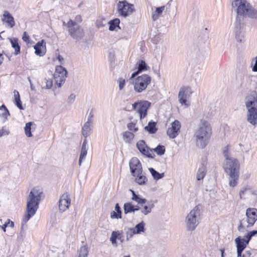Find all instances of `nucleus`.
Returning <instances> with one entry per match:
<instances>
[{"label": "nucleus", "mask_w": 257, "mask_h": 257, "mask_svg": "<svg viewBox=\"0 0 257 257\" xmlns=\"http://www.w3.org/2000/svg\"><path fill=\"white\" fill-rule=\"evenodd\" d=\"M2 21L4 23L7 24V25L11 28L14 27L15 25V22L13 17L8 11L4 12L2 18Z\"/></svg>", "instance_id": "nucleus-22"}, {"label": "nucleus", "mask_w": 257, "mask_h": 257, "mask_svg": "<svg viewBox=\"0 0 257 257\" xmlns=\"http://www.w3.org/2000/svg\"><path fill=\"white\" fill-rule=\"evenodd\" d=\"M92 117H93V114L91 113V112H90L87 121L90 122V123H91V118Z\"/></svg>", "instance_id": "nucleus-55"}, {"label": "nucleus", "mask_w": 257, "mask_h": 257, "mask_svg": "<svg viewBox=\"0 0 257 257\" xmlns=\"http://www.w3.org/2000/svg\"><path fill=\"white\" fill-rule=\"evenodd\" d=\"M240 257H251V253L249 251H246L245 253Z\"/></svg>", "instance_id": "nucleus-46"}, {"label": "nucleus", "mask_w": 257, "mask_h": 257, "mask_svg": "<svg viewBox=\"0 0 257 257\" xmlns=\"http://www.w3.org/2000/svg\"><path fill=\"white\" fill-rule=\"evenodd\" d=\"M144 223L142 222L138 224L134 228L129 229L127 234V235H130V237H132L135 234H139L142 232H144Z\"/></svg>", "instance_id": "nucleus-23"}, {"label": "nucleus", "mask_w": 257, "mask_h": 257, "mask_svg": "<svg viewBox=\"0 0 257 257\" xmlns=\"http://www.w3.org/2000/svg\"><path fill=\"white\" fill-rule=\"evenodd\" d=\"M246 215L247 217V227L252 226L257 220L256 209L253 208H249L246 209Z\"/></svg>", "instance_id": "nucleus-18"}, {"label": "nucleus", "mask_w": 257, "mask_h": 257, "mask_svg": "<svg viewBox=\"0 0 257 257\" xmlns=\"http://www.w3.org/2000/svg\"><path fill=\"white\" fill-rule=\"evenodd\" d=\"M57 59L59 60V61L61 62L63 60V58L62 56H61L60 55H59L57 57Z\"/></svg>", "instance_id": "nucleus-57"}, {"label": "nucleus", "mask_w": 257, "mask_h": 257, "mask_svg": "<svg viewBox=\"0 0 257 257\" xmlns=\"http://www.w3.org/2000/svg\"><path fill=\"white\" fill-rule=\"evenodd\" d=\"M122 212L118 203L115 205L114 210L110 213V217L112 219H120L122 218Z\"/></svg>", "instance_id": "nucleus-27"}, {"label": "nucleus", "mask_w": 257, "mask_h": 257, "mask_svg": "<svg viewBox=\"0 0 257 257\" xmlns=\"http://www.w3.org/2000/svg\"><path fill=\"white\" fill-rule=\"evenodd\" d=\"M3 135V133L0 130V137Z\"/></svg>", "instance_id": "nucleus-60"}, {"label": "nucleus", "mask_w": 257, "mask_h": 257, "mask_svg": "<svg viewBox=\"0 0 257 257\" xmlns=\"http://www.w3.org/2000/svg\"><path fill=\"white\" fill-rule=\"evenodd\" d=\"M151 77L146 74L136 77L133 83L135 91L141 93L145 90L151 83Z\"/></svg>", "instance_id": "nucleus-6"}, {"label": "nucleus", "mask_w": 257, "mask_h": 257, "mask_svg": "<svg viewBox=\"0 0 257 257\" xmlns=\"http://www.w3.org/2000/svg\"><path fill=\"white\" fill-rule=\"evenodd\" d=\"M123 141L127 144H131L135 139V134L126 131L122 134Z\"/></svg>", "instance_id": "nucleus-25"}, {"label": "nucleus", "mask_w": 257, "mask_h": 257, "mask_svg": "<svg viewBox=\"0 0 257 257\" xmlns=\"http://www.w3.org/2000/svg\"><path fill=\"white\" fill-rule=\"evenodd\" d=\"M221 257H223V253H224V249H222L221 250Z\"/></svg>", "instance_id": "nucleus-58"}, {"label": "nucleus", "mask_w": 257, "mask_h": 257, "mask_svg": "<svg viewBox=\"0 0 257 257\" xmlns=\"http://www.w3.org/2000/svg\"><path fill=\"white\" fill-rule=\"evenodd\" d=\"M192 92L191 91V88L189 87H182L178 94L179 100L180 103L182 105H184L185 106L187 107L189 106V104L187 101V98H188Z\"/></svg>", "instance_id": "nucleus-12"}, {"label": "nucleus", "mask_w": 257, "mask_h": 257, "mask_svg": "<svg viewBox=\"0 0 257 257\" xmlns=\"http://www.w3.org/2000/svg\"><path fill=\"white\" fill-rule=\"evenodd\" d=\"M226 161L224 170L230 178L229 186L234 187L237 185L239 180L240 164L238 160L235 158H230Z\"/></svg>", "instance_id": "nucleus-3"}, {"label": "nucleus", "mask_w": 257, "mask_h": 257, "mask_svg": "<svg viewBox=\"0 0 257 257\" xmlns=\"http://www.w3.org/2000/svg\"><path fill=\"white\" fill-rule=\"evenodd\" d=\"M248 99L246 103L248 111L247 120L254 125L257 123V108L255 107L257 104V93L255 91H252L248 96Z\"/></svg>", "instance_id": "nucleus-5"}, {"label": "nucleus", "mask_w": 257, "mask_h": 257, "mask_svg": "<svg viewBox=\"0 0 257 257\" xmlns=\"http://www.w3.org/2000/svg\"><path fill=\"white\" fill-rule=\"evenodd\" d=\"M137 71L132 74L131 79L134 78L142 72L150 70V67L144 60H139L136 64Z\"/></svg>", "instance_id": "nucleus-19"}, {"label": "nucleus", "mask_w": 257, "mask_h": 257, "mask_svg": "<svg viewBox=\"0 0 257 257\" xmlns=\"http://www.w3.org/2000/svg\"><path fill=\"white\" fill-rule=\"evenodd\" d=\"M149 171L155 179L158 180L164 176V173L160 174L152 168H149Z\"/></svg>", "instance_id": "nucleus-38"}, {"label": "nucleus", "mask_w": 257, "mask_h": 257, "mask_svg": "<svg viewBox=\"0 0 257 257\" xmlns=\"http://www.w3.org/2000/svg\"><path fill=\"white\" fill-rule=\"evenodd\" d=\"M252 236L248 233L247 235L245 236V241L246 242H247V244H248V242L250 239L251 238Z\"/></svg>", "instance_id": "nucleus-48"}, {"label": "nucleus", "mask_w": 257, "mask_h": 257, "mask_svg": "<svg viewBox=\"0 0 257 257\" xmlns=\"http://www.w3.org/2000/svg\"><path fill=\"white\" fill-rule=\"evenodd\" d=\"M245 227L244 225L243 224V220H241L240 221V224L238 226V230H240L241 229L244 228Z\"/></svg>", "instance_id": "nucleus-50"}, {"label": "nucleus", "mask_w": 257, "mask_h": 257, "mask_svg": "<svg viewBox=\"0 0 257 257\" xmlns=\"http://www.w3.org/2000/svg\"><path fill=\"white\" fill-rule=\"evenodd\" d=\"M22 40L24 42H25L27 44H29L31 43V39L29 34L26 32H24L23 36H22Z\"/></svg>", "instance_id": "nucleus-42"}, {"label": "nucleus", "mask_w": 257, "mask_h": 257, "mask_svg": "<svg viewBox=\"0 0 257 257\" xmlns=\"http://www.w3.org/2000/svg\"><path fill=\"white\" fill-rule=\"evenodd\" d=\"M248 233L252 237L255 234H257V230H253L249 231Z\"/></svg>", "instance_id": "nucleus-51"}, {"label": "nucleus", "mask_w": 257, "mask_h": 257, "mask_svg": "<svg viewBox=\"0 0 257 257\" xmlns=\"http://www.w3.org/2000/svg\"><path fill=\"white\" fill-rule=\"evenodd\" d=\"M70 97L71 99H74V97H75V96L72 94V95H70Z\"/></svg>", "instance_id": "nucleus-59"}, {"label": "nucleus", "mask_w": 257, "mask_h": 257, "mask_svg": "<svg viewBox=\"0 0 257 257\" xmlns=\"http://www.w3.org/2000/svg\"><path fill=\"white\" fill-rule=\"evenodd\" d=\"M229 145H227L223 151V154L226 160H229V159L232 158V157H229Z\"/></svg>", "instance_id": "nucleus-43"}, {"label": "nucleus", "mask_w": 257, "mask_h": 257, "mask_svg": "<svg viewBox=\"0 0 257 257\" xmlns=\"http://www.w3.org/2000/svg\"><path fill=\"white\" fill-rule=\"evenodd\" d=\"M153 151V152H155L159 155H162L165 152V148L164 146L159 145Z\"/></svg>", "instance_id": "nucleus-41"}, {"label": "nucleus", "mask_w": 257, "mask_h": 257, "mask_svg": "<svg viewBox=\"0 0 257 257\" xmlns=\"http://www.w3.org/2000/svg\"><path fill=\"white\" fill-rule=\"evenodd\" d=\"M11 46L15 50V54L17 55L21 53V47L19 42V39L17 38H11L9 39Z\"/></svg>", "instance_id": "nucleus-24"}, {"label": "nucleus", "mask_w": 257, "mask_h": 257, "mask_svg": "<svg viewBox=\"0 0 257 257\" xmlns=\"http://www.w3.org/2000/svg\"><path fill=\"white\" fill-rule=\"evenodd\" d=\"M33 123V122H29L26 124V126L25 127V133L28 137H31L32 136L31 130V126Z\"/></svg>", "instance_id": "nucleus-40"}, {"label": "nucleus", "mask_w": 257, "mask_h": 257, "mask_svg": "<svg viewBox=\"0 0 257 257\" xmlns=\"http://www.w3.org/2000/svg\"><path fill=\"white\" fill-rule=\"evenodd\" d=\"M6 224H8V226H11V227H14V223L13 221H10L9 219H8V221L7 222H5Z\"/></svg>", "instance_id": "nucleus-49"}, {"label": "nucleus", "mask_w": 257, "mask_h": 257, "mask_svg": "<svg viewBox=\"0 0 257 257\" xmlns=\"http://www.w3.org/2000/svg\"><path fill=\"white\" fill-rule=\"evenodd\" d=\"M150 105L151 103L148 101L140 100L133 104L132 107L140 114V119H142L146 116Z\"/></svg>", "instance_id": "nucleus-10"}, {"label": "nucleus", "mask_w": 257, "mask_h": 257, "mask_svg": "<svg viewBox=\"0 0 257 257\" xmlns=\"http://www.w3.org/2000/svg\"><path fill=\"white\" fill-rule=\"evenodd\" d=\"M212 134V127L210 123L207 120L201 119L199 127L194 135L197 146L204 148L208 144Z\"/></svg>", "instance_id": "nucleus-1"}, {"label": "nucleus", "mask_w": 257, "mask_h": 257, "mask_svg": "<svg viewBox=\"0 0 257 257\" xmlns=\"http://www.w3.org/2000/svg\"><path fill=\"white\" fill-rule=\"evenodd\" d=\"M122 237V231H113L111 233L110 241L113 244H116V239H121Z\"/></svg>", "instance_id": "nucleus-30"}, {"label": "nucleus", "mask_w": 257, "mask_h": 257, "mask_svg": "<svg viewBox=\"0 0 257 257\" xmlns=\"http://www.w3.org/2000/svg\"><path fill=\"white\" fill-rule=\"evenodd\" d=\"M235 241L236 244L237 256H241L243 250L248 244L247 242L245 241V239H241L239 237L235 238Z\"/></svg>", "instance_id": "nucleus-21"}, {"label": "nucleus", "mask_w": 257, "mask_h": 257, "mask_svg": "<svg viewBox=\"0 0 257 257\" xmlns=\"http://www.w3.org/2000/svg\"><path fill=\"white\" fill-rule=\"evenodd\" d=\"M127 127L129 130L128 131L133 133L134 134L138 132L139 130L138 126H137L136 123L133 122L128 123L127 124Z\"/></svg>", "instance_id": "nucleus-39"}, {"label": "nucleus", "mask_w": 257, "mask_h": 257, "mask_svg": "<svg viewBox=\"0 0 257 257\" xmlns=\"http://www.w3.org/2000/svg\"><path fill=\"white\" fill-rule=\"evenodd\" d=\"M252 71L254 72H257V56L255 58V63L252 68Z\"/></svg>", "instance_id": "nucleus-47"}, {"label": "nucleus", "mask_w": 257, "mask_h": 257, "mask_svg": "<svg viewBox=\"0 0 257 257\" xmlns=\"http://www.w3.org/2000/svg\"><path fill=\"white\" fill-rule=\"evenodd\" d=\"M4 60V58L3 57V55L0 53V65L2 64Z\"/></svg>", "instance_id": "nucleus-56"}, {"label": "nucleus", "mask_w": 257, "mask_h": 257, "mask_svg": "<svg viewBox=\"0 0 257 257\" xmlns=\"http://www.w3.org/2000/svg\"><path fill=\"white\" fill-rule=\"evenodd\" d=\"M7 226H8V224H6V223L1 226L2 228L3 229L4 232H6V228Z\"/></svg>", "instance_id": "nucleus-53"}, {"label": "nucleus", "mask_w": 257, "mask_h": 257, "mask_svg": "<svg viewBox=\"0 0 257 257\" xmlns=\"http://www.w3.org/2000/svg\"><path fill=\"white\" fill-rule=\"evenodd\" d=\"M123 257H130V256L125 255V256H124Z\"/></svg>", "instance_id": "nucleus-61"}, {"label": "nucleus", "mask_w": 257, "mask_h": 257, "mask_svg": "<svg viewBox=\"0 0 257 257\" xmlns=\"http://www.w3.org/2000/svg\"><path fill=\"white\" fill-rule=\"evenodd\" d=\"M86 141L85 140L83 143L81 153L80 155L79 160V164L81 165L82 160L85 158V157L87 155V150H86Z\"/></svg>", "instance_id": "nucleus-33"}, {"label": "nucleus", "mask_w": 257, "mask_h": 257, "mask_svg": "<svg viewBox=\"0 0 257 257\" xmlns=\"http://www.w3.org/2000/svg\"><path fill=\"white\" fill-rule=\"evenodd\" d=\"M64 26H67L68 32L71 37L74 39H82L84 36L83 29L77 25V23L72 20H69L67 24L63 22Z\"/></svg>", "instance_id": "nucleus-7"}, {"label": "nucleus", "mask_w": 257, "mask_h": 257, "mask_svg": "<svg viewBox=\"0 0 257 257\" xmlns=\"http://www.w3.org/2000/svg\"><path fill=\"white\" fill-rule=\"evenodd\" d=\"M137 147L140 152L148 158H153L155 156L153 150L150 149L144 140H140L137 143Z\"/></svg>", "instance_id": "nucleus-13"}, {"label": "nucleus", "mask_w": 257, "mask_h": 257, "mask_svg": "<svg viewBox=\"0 0 257 257\" xmlns=\"http://www.w3.org/2000/svg\"><path fill=\"white\" fill-rule=\"evenodd\" d=\"M246 190V189L245 188L240 191L239 195H240V198L241 199L242 198V195H243L244 194V193Z\"/></svg>", "instance_id": "nucleus-52"}, {"label": "nucleus", "mask_w": 257, "mask_h": 257, "mask_svg": "<svg viewBox=\"0 0 257 257\" xmlns=\"http://www.w3.org/2000/svg\"><path fill=\"white\" fill-rule=\"evenodd\" d=\"M14 95L15 104L20 109L23 110L24 108L22 105V103L21 100L19 92L17 90H15L14 91Z\"/></svg>", "instance_id": "nucleus-29"}, {"label": "nucleus", "mask_w": 257, "mask_h": 257, "mask_svg": "<svg viewBox=\"0 0 257 257\" xmlns=\"http://www.w3.org/2000/svg\"><path fill=\"white\" fill-rule=\"evenodd\" d=\"M120 20L118 18H115L112 20H111L109 22V30L110 31H113L115 29L116 27H118L119 28Z\"/></svg>", "instance_id": "nucleus-34"}, {"label": "nucleus", "mask_w": 257, "mask_h": 257, "mask_svg": "<svg viewBox=\"0 0 257 257\" xmlns=\"http://www.w3.org/2000/svg\"><path fill=\"white\" fill-rule=\"evenodd\" d=\"M130 167L133 175L142 172V166L140 160L136 157L133 158L130 162Z\"/></svg>", "instance_id": "nucleus-17"}, {"label": "nucleus", "mask_w": 257, "mask_h": 257, "mask_svg": "<svg viewBox=\"0 0 257 257\" xmlns=\"http://www.w3.org/2000/svg\"><path fill=\"white\" fill-rule=\"evenodd\" d=\"M43 194L42 191L37 187H34L30 192L27 198V212L25 216L26 220H29L36 213Z\"/></svg>", "instance_id": "nucleus-2"}, {"label": "nucleus", "mask_w": 257, "mask_h": 257, "mask_svg": "<svg viewBox=\"0 0 257 257\" xmlns=\"http://www.w3.org/2000/svg\"><path fill=\"white\" fill-rule=\"evenodd\" d=\"M140 208L141 207L139 205L134 206L130 202L126 203L124 204V212L125 214L138 211Z\"/></svg>", "instance_id": "nucleus-26"}, {"label": "nucleus", "mask_w": 257, "mask_h": 257, "mask_svg": "<svg viewBox=\"0 0 257 257\" xmlns=\"http://www.w3.org/2000/svg\"><path fill=\"white\" fill-rule=\"evenodd\" d=\"M180 128V122L178 120H175L171 123V126L168 128L167 134L170 138L174 139L179 135Z\"/></svg>", "instance_id": "nucleus-15"}, {"label": "nucleus", "mask_w": 257, "mask_h": 257, "mask_svg": "<svg viewBox=\"0 0 257 257\" xmlns=\"http://www.w3.org/2000/svg\"><path fill=\"white\" fill-rule=\"evenodd\" d=\"M78 257H87L88 254V249L86 245L82 246L78 251Z\"/></svg>", "instance_id": "nucleus-36"}, {"label": "nucleus", "mask_w": 257, "mask_h": 257, "mask_svg": "<svg viewBox=\"0 0 257 257\" xmlns=\"http://www.w3.org/2000/svg\"><path fill=\"white\" fill-rule=\"evenodd\" d=\"M156 123L154 122H150L148 126H146L145 128L150 133L154 134L156 132L157 129L156 127Z\"/></svg>", "instance_id": "nucleus-37"}, {"label": "nucleus", "mask_w": 257, "mask_h": 257, "mask_svg": "<svg viewBox=\"0 0 257 257\" xmlns=\"http://www.w3.org/2000/svg\"><path fill=\"white\" fill-rule=\"evenodd\" d=\"M35 54L39 56H43L46 53V43L44 40L39 41L35 46Z\"/></svg>", "instance_id": "nucleus-20"}, {"label": "nucleus", "mask_w": 257, "mask_h": 257, "mask_svg": "<svg viewBox=\"0 0 257 257\" xmlns=\"http://www.w3.org/2000/svg\"><path fill=\"white\" fill-rule=\"evenodd\" d=\"M90 123V122L87 121L82 129V133L85 138L89 136L91 131Z\"/></svg>", "instance_id": "nucleus-35"}, {"label": "nucleus", "mask_w": 257, "mask_h": 257, "mask_svg": "<svg viewBox=\"0 0 257 257\" xmlns=\"http://www.w3.org/2000/svg\"><path fill=\"white\" fill-rule=\"evenodd\" d=\"M71 199L67 193H64L60 197L59 201V209L61 212L67 210L70 205Z\"/></svg>", "instance_id": "nucleus-16"}, {"label": "nucleus", "mask_w": 257, "mask_h": 257, "mask_svg": "<svg viewBox=\"0 0 257 257\" xmlns=\"http://www.w3.org/2000/svg\"><path fill=\"white\" fill-rule=\"evenodd\" d=\"M165 6L156 8L155 11L153 13L152 15V18L154 21H156L161 16L163 11L165 10Z\"/></svg>", "instance_id": "nucleus-31"}, {"label": "nucleus", "mask_w": 257, "mask_h": 257, "mask_svg": "<svg viewBox=\"0 0 257 257\" xmlns=\"http://www.w3.org/2000/svg\"><path fill=\"white\" fill-rule=\"evenodd\" d=\"M199 205L196 206L188 214L186 217V224L189 230H194L197 226L198 222L196 220L197 216L200 215Z\"/></svg>", "instance_id": "nucleus-9"}, {"label": "nucleus", "mask_w": 257, "mask_h": 257, "mask_svg": "<svg viewBox=\"0 0 257 257\" xmlns=\"http://www.w3.org/2000/svg\"><path fill=\"white\" fill-rule=\"evenodd\" d=\"M135 11L134 6L126 1H119L117 4V11L122 17H126L131 15Z\"/></svg>", "instance_id": "nucleus-11"}, {"label": "nucleus", "mask_w": 257, "mask_h": 257, "mask_svg": "<svg viewBox=\"0 0 257 257\" xmlns=\"http://www.w3.org/2000/svg\"><path fill=\"white\" fill-rule=\"evenodd\" d=\"M232 6L237 7L236 12L238 15L251 18H257V11L246 0H235L232 3Z\"/></svg>", "instance_id": "nucleus-4"}, {"label": "nucleus", "mask_w": 257, "mask_h": 257, "mask_svg": "<svg viewBox=\"0 0 257 257\" xmlns=\"http://www.w3.org/2000/svg\"><path fill=\"white\" fill-rule=\"evenodd\" d=\"M133 176L135 177L136 182L140 185H145L148 181L146 176L143 174V171L141 174H136V175H133Z\"/></svg>", "instance_id": "nucleus-28"}, {"label": "nucleus", "mask_w": 257, "mask_h": 257, "mask_svg": "<svg viewBox=\"0 0 257 257\" xmlns=\"http://www.w3.org/2000/svg\"><path fill=\"white\" fill-rule=\"evenodd\" d=\"M118 82L119 83V90H122L125 85V80L122 78H120L118 80Z\"/></svg>", "instance_id": "nucleus-44"}, {"label": "nucleus", "mask_w": 257, "mask_h": 257, "mask_svg": "<svg viewBox=\"0 0 257 257\" xmlns=\"http://www.w3.org/2000/svg\"><path fill=\"white\" fill-rule=\"evenodd\" d=\"M66 74L67 71L64 67L60 65L56 67L54 77L56 82L58 83L59 85L64 82Z\"/></svg>", "instance_id": "nucleus-14"}, {"label": "nucleus", "mask_w": 257, "mask_h": 257, "mask_svg": "<svg viewBox=\"0 0 257 257\" xmlns=\"http://www.w3.org/2000/svg\"><path fill=\"white\" fill-rule=\"evenodd\" d=\"M132 193V199L138 203V205L141 207L142 212L147 215L151 212L152 209L154 205L147 202V200L145 198H141L139 195H137L133 190H131Z\"/></svg>", "instance_id": "nucleus-8"}, {"label": "nucleus", "mask_w": 257, "mask_h": 257, "mask_svg": "<svg viewBox=\"0 0 257 257\" xmlns=\"http://www.w3.org/2000/svg\"><path fill=\"white\" fill-rule=\"evenodd\" d=\"M53 85V82L52 80H47L46 81V87L48 88H50Z\"/></svg>", "instance_id": "nucleus-45"}, {"label": "nucleus", "mask_w": 257, "mask_h": 257, "mask_svg": "<svg viewBox=\"0 0 257 257\" xmlns=\"http://www.w3.org/2000/svg\"><path fill=\"white\" fill-rule=\"evenodd\" d=\"M0 109H5L7 112H9V111L7 109V108L6 107V106L3 104L2 105L1 107H0Z\"/></svg>", "instance_id": "nucleus-54"}, {"label": "nucleus", "mask_w": 257, "mask_h": 257, "mask_svg": "<svg viewBox=\"0 0 257 257\" xmlns=\"http://www.w3.org/2000/svg\"><path fill=\"white\" fill-rule=\"evenodd\" d=\"M206 174V170L205 166L202 165L200 167L197 173L196 178L197 180L199 181L202 180L205 176Z\"/></svg>", "instance_id": "nucleus-32"}]
</instances>
